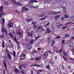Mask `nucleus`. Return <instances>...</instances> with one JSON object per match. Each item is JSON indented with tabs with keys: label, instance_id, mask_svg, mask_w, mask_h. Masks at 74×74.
Instances as JSON below:
<instances>
[{
	"label": "nucleus",
	"instance_id": "1",
	"mask_svg": "<svg viewBox=\"0 0 74 74\" xmlns=\"http://www.w3.org/2000/svg\"><path fill=\"white\" fill-rule=\"evenodd\" d=\"M48 56V53L47 52H45L43 54V60L45 61L46 60H47V56Z\"/></svg>",
	"mask_w": 74,
	"mask_h": 74
},
{
	"label": "nucleus",
	"instance_id": "15",
	"mask_svg": "<svg viewBox=\"0 0 74 74\" xmlns=\"http://www.w3.org/2000/svg\"><path fill=\"white\" fill-rule=\"evenodd\" d=\"M40 42H41V40H38V42L36 44L37 46L38 47H39L40 46Z\"/></svg>",
	"mask_w": 74,
	"mask_h": 74
},
{
	"label": "nucleus",
	"instance_id": "58",
	"mask_svg": "<svg viewBox=\"0 0 74 74\" xmlns=\"http://www.w3.org/2000/svg\"><path fill=\"white\" fill-rule=\"evenodd\" d=\"M22 56H24V58H25V57H26V55H25V54H23L22 53Z\"/></svg>",
	"mask_w": 74,
	"mask_h": 74
},
{
	"label": "nucleus",
	"instance_id": "31",
	"mask_svg": "<svg viewBox=\"0 0 74 74\" xmlns=\"http://www.w3.org/2000/svg\"><path fill=\"white\" fill-rule=\"evenodd\" d=\"M30 7H30V8H37V7H34V6H33V5H30Z\"/></svg>",
	"mask_w": 74,
	"mask_h": 74
},
{
	"label": "nucleus",
	"instance_id": "41",
	"mask_svg": "<svg viewBox=\"0 0 74 74\" xmlns=\"http://www.w3.org/2000/svg\"><path fill=\"white\" fill-rule=\"evenodd\" d=\"M19 69L20 70H22V66H19Z\"/></svg>",
	"mask_w": 74,
	"mask_h": 74
},
{
	"label": "nucleus",
	"instance_id": "49",
	"mask_svg": "<svg viewBox=\"0 0 74 74\" xmlns=\"http://www.w3.org/2000/svg\"><path fill=\"white\" fill-rule=\"evenodd\" d=\"M60 38V36H58L55 38H56L57 39H59Z\"/></svg>",
	"mask_w": 74,
	"mask_h": 74
},
{
	"label": "nucleus",
	"instance_id": "20",
	"mask_svg": "<svg viewBox=\"0 0 74 74\" xmlns=\"http://www.w3.org/2000/svg\"><path fill=\"white\" fill-rule=\"evenodd\" d=\"M56 25L57 26V28H58V27H60V23L57 22L56 24Z\"/></svg>",
	"mask_w": 74,
	"mask_h": 74
},
{
	"label": "nucleus",
	"instance_id": "21",
	"mask_svg": "<svg viewBox=\"0 0 74 74\" xmlns=\"http://www.w3.org/2000/svg\"><path fill=\"white\" fill-rule=\"evenodd\" d=\"M55 44V40H53L52 41V43L51 45V47H52L53 45L54 44Z\"/></svg>",
	"mask_w": 74,
	"mask_h": 74
},
{
	"label": "nucleus",
	"instance_id": "25",
	"mask_svg": "<svg viewBox=\"0 0 74 74\" xmlns=\"http://www.w3.org/2000/svg\"><path fill=\"white\" fill-rule=\"evenodd\" d=\"M4 4L6 5H9V3L7 1H5L4 2Z\"/></svg>",
	"mask_w": 74,
	"mask_h": 74
},
{
	"label": "nucleus",
	"instance_id": "51",
	"mask_svg": "<svg viewBox=\"0 0 74 74\" xmlns=\"http://www.w3.org/2000/svg\"><path fill=\"white\" fill-rule=\"evenodd\" d=\"M27 17L28 19H30L31 18V16H29Z\"/></svg>",
	"mask_w": 74,
	"mask_h": 74
},
{
	"label": "nucleus",
	"instance_id": "14",
	"mask_svg": "<svg viewBox=\"0 0 74 74\" xmlns=\"http://www.w3.org/2000/svg\"><path fill=\"white\" fill-rule=\"evenodd\" d=\"M2 33H7V29H6L5 28L4 29V28H2Z\"/></svg>",
	"mask_w": 74,
	"mask_h": 74
},
{
	"label": "nucleus",
	"instance_id": "3",
	"mask_svg": "<svg viewBox=\"0 0 74 74\" xmlns=\"http://www.w3.org/2000/svg\"><path fill=\"white\" fill-rule=\"evenodd\" d=\"M3 58H4L5 59L3 61V63L5 68V69L6 71H8V70L7 69V65H6V63H5V57H3Z\"/></svg>",
	"mask_w": 74,
	"mask_h": 74
},
{
	"label": "nucleus",
	"instance_id": "52",
	"mask_svg": "<svg viewBox=\"0 0 74 74\" xmlns=\"http://www.w3.org/2000/svg\"><path fill=\"white\" fill-rule=\"evenodd\" d=\"M46 68L47 69H48L49 70H50V68H49V66H46Z\"/></svg>",
	"mask_w": 74,
	"mask_h": 74
},
{
	"label": "nucleus",
	"instance_id": "32",
	"mask_svg": "<svg viewBox=\"0 0 74 74\" xmlns=\"http://www.w3.org/2000/svg\"><path fill=\"white\" fill-rule=\"evenodd\" d=\"M8 56L10 59H11V60L12 59V58H11V56L9 54H8Z\"/></svg>",
	"mask_w": 74,
	"mask_h": 74
},
{
	"label": "nucleus",
	"instance_id": "10",
	"mask_svg": "<svg viewBox=\"0 0 74 74\" xmlns=\"http://www.w3.org/2000/svg\"><path fill=\"white\" fill-rule=\"evenodd\" d=\"M13 47V45L12 43H9L8 45V47L9 48H12Z\"/></svg>",
	"mask_w": 74,
	"mask_h": 74
},
{
	"label": "nucleus",
	"instance_id": "53",
	"mask_svg": "<svg viewBox=\"0 0 74 74\" xmlns=\"http://www.w3.org/2000/svg\"><path fill=\"white\" fill-rule=\"evenodd\" d=\"M38 71H39V72H42V71H43V70H41V69L38 70Z\"/></svg>",
	"mask_w": 74,
	"mask_h": 74
},
{
	"label": "nucleus",
	"instance_id": "43",
	"mask_svg": "<svg viewBox=\"0 0 74 74\" xmlns=\"http://www.w3.org/2000/svg\"><path fill=\"white\" fill-rule=\"evenodd\" d=\"M2 47L4 48L5 47V46H4V42H3L2 43Z\"/></svg>",
	"mask_w": 74,
	"mask_h": 74
},
{
	"label": "nucleus",
	"instance_id": "46",
	"mask_svg": "<svg viewBox=\"0 0 74 74\" xmlns=\"http://www.w3.org/2000/svg\"><path fill=\"white\" fill-rule=\"evenodd\" d=\"M41 26H38L37 27L38 28V29L37 30V31H38V30L40 29L41 28Z\"/></svg>",
	"mask_w": 74,
	"mask_h": 74
},
{
	"label": "nucleus",
	"instance_id": "6",
	"mask_svg": "<svg viewBox=\"0 0 74 74\" xmlns=\"http://www.w3.org/2000/svg\"><path fill=\"white\" fill-rule=\"evenodd\" d=\"M32 23L33 25H34V26H33V28L34 29H36V28H37V25H36V23L35 22L34 23L33 22H32Z\"/></svg>",
	"mask_w": 74,
	"mask_h": 74
},
{
	"label": "nucleus",
	"instance_id": "12",
	"mask_svg": "<svg viewBox=\"0 0 74 74\" xmlns=\"http://www.w3.org/2000/svg\"><path fill=\"white\" fill-rule=\"evenodd\" d=\"M8 25L10 27H12L13 26V23L12 22H10L8 24Z\"/></svg>",
	"mask_w": 74,
	"mask_h": 74
},
{
	"label": "nucleus",
	"instance_id": "64",
	"mask_svg": "<svg viewBox=\"0 0 74 74\" xmlns=\"http://www.w3.org/2000/svg\"><path fill=\"white\" fill-rule=\"evenodd\" d=\"M64 40H62V44H64Z\"/></svg>",
	"mask_w": 74,
	"mask_h": 74
},
{
	"label": "nucleus",
	"instance_id": "30",
	"mask_svg": "<svg viewBox=\"0 0 74 74\" xmlns=\"http://www.w3.org/2000/svg\"><path fill=\"white\" fill-rule=\"evenodd\" d=\"M45 2L47 3H49L51 2V0H45Z\"/></svg>",
	"mask_w": 74,
	"mask_h": 74
},
{
	"label": "nucleus",
	"instance_id": "13",
	"mask_svg": "<svg viewBox=\"0 0 74 74\" xmlns=\"http://www.w3.org/2000/svg\"><path fill=\"white\" fill-rule=\"evenodd\" d=\"M27 47L28 49H30L32 48V45L29 44H27Z\"/></svg>",
	"mask_w": 74,
	"mask_h": 74
},
{
	"label": "nucleus",
	"instance_id": "2",
	"mask_svg": "<svg viewBox=\"0 0 74 74\" xmlns=\"http://www.w3.org/2000/svg\"><path fill=\"white\" fill-rule=\"evenodd\" d=\"M50 31H51L52 33H53L54 32V28L52 27H51L50 29H49V28H47V33H50Z\"/></svg>",
	"mask_w": 74,
	"mask_h": 74
},
{
	"label": "nucleus",
	"instance_id": "61",
	"mask_svg": "<svg viewBox=\"0 0 74 74\" xmlns=\"http://www.w3.org/2000/svg\"><path fill=\"white\" fill-rule=\"evenodd\" d=\"M50 22H48L47 23V24H46L47 25V26H49V25H50Z\"/></svg>",
	"mask_w": 74,
	"mask_h": 74
},
{
	"label": "nucleus",
	"instance_id": "45",
	"mask_svg": "<svg viewBox=\"0 0 74 74\" xmlns=\"http://www.w3.org/2000/svg\"><path fill=\"white\" fill-rule=\"evenodd\" d=\"M71 67L70 65H69L68 66V69H69V70L71 69Z\"/></svg>",
	"mask_w": 74,
	"mask_h": 74
},
{
	"label": "nucleus",
	"instance_id": "23",
	"mask_svg": "<svg viewBox=\"0 0 74 74\" xmlns=\"http://www.w3.org/2000/svg\"><path fill=\"white\" fill-rule=\"evenodd\" d=\"M30 3H37V2H38V1H37L36 0H31L30 1Z\"/></svg>",
	"mask_w": 74,
	"mask_h": 74
},
{
	"label": "nucleus",
	"instance_id": "39",
	"mask_svg": "<svg viewBox=\"0 0 74 74\" xmlns=\"http://www.w3.org/2000/svg\"><path fill=\"white\" fill-rule=\"evenodd\" d=\"M36 52H38V51L35 50L33 51L32 53L34 54H36Z\"/></svg>",
	"mask_w": 74,
	"mask_h": 74
},
{
	"label": "nucleus",
	"instance_id": "36",
	"mask_svg": "<svg viewBox=\"0 0 74 74\" xmlns=\"http://www.w3.org/2000/svg\"><path fill=\"white\" fill-rule=\"evenodd\" d=\"M63 11H64V13H66V8H64Z\"/></svg>",
	"mask_w": 74,
	"mask_h": 74
},
{
	"label": "nucleus",
	"instance_id": "50",
	"mask_svg": "<svg viewBox=\"0 0 74 74\" xmlns=\"http://www.w3.org/2000/svg\"><path fill=\"white\" fill-rule=\"evenodd\" d=\"M66 26L62 28V30H64L65 29H66L67 28Z\"/></svg>",
	"mask_w": 74,
	"mask_h": 74
},
{
	"label": "nucleus",
	"instance_id": "54",
	"mask_svg": "<svg viewBox=\"0 0 74 74\" xmlns=\"http://www.w3.org/2000/svg\"><path fill=\"white\" fill-rule=\"evenodd\" d=\"M61 20H62V21H63V20L65 18L64 17H61Z\"/></svg>",
	"mask_w": 74,
	"mask_h": 74
},
{
	"label": "nucleus",
	"instance_id": "48",
	"mask_svg": "<svg viewBox=\"0 0 74 74\" xmlns=\"http://www.w3.org/2000/svg\"><path fill=\"white\" fill-rule=\"evenodd\" d=\"M65 37H69V35L67 34H65Z\"/></svg>",
	"mask_w": 74,
	"mask_h": 74
},
{
	"label": "nucleus",
	"instance_id": "59",
	"mask_svg": "<svg viewBox=\"0 0 74 74\" xmlns=\"http://www.w3.org/2000/svg\"><path fill=\"white\" fill-rule=\"evenodd\" d=\"M72 53H73V55H74V48L73 49H72Z\"/></svg>",
	"mask_w": 74,
	"mask_h": 74
},
{
	"label": "nucleus",
	"instance_id": "33",
	"mask_svg": "<svg viewBox=\"0 0 74 74\" xmlns=\"http://www.w3.org/2000/svg\"><path fill=\"white\" fill-rule=\"evenodd\" d=\"M50 63L51 64H54V63H55V62L53 60H51L50 61Z\"/></svg>",
	"mask_w": 74,
	"mask_h": 74
},
{
	"label": "nucleus",
	"instance_id": "62",
	"mask_svg": "<svg viewBox=\"0 0 74 74\" xmlns=\"http://www.w3.org/2000/svg\"><path fill=\"white\" fill-rule=\"evenodd\" d=\"M2 13H0V18H1V16H2Z\"/></svg>",
	"mask_w": 74,
	"mask_h": 74
},
{
	"label": "nucleus",
	"instance_id": "35",
	"mask_svg": "<svg viewBox=\"0 0 74 74\" xmlns=\"http://www.w3.org/2000/svg\"><path fill=\"white\" fill-rule=\"evenodd\" d=\"M13 55L14 58L16 57V52L15 51H13Z\"/></svg>",
	"mask_w": 74,
	"mask_h": 74
},
{
	"label": "nucleus",
	"instance_id": "37",
	"mask_svg": "<svg viewBox=\"0 0 74 74\" xmlns=\"http://www.w3.org/2000/svg\"><path fill=\"white\" fill-rule=\"evenodd\" d=\"M62 58L64 59V61H67V58H66V57L63 56Z\"/></svg>",
	"mask_w": 74,
	"mask_h": 74
},
{
	"label": "nucleus",
	"instance_id": "16",
	"mask_svg": "<svg viewBox=\"0 0 74 74\" xmlns=\"http://www.w3.org/2000/svg\"><path fill=\"white\" fill-rule=\"evenodd\" d=\"M37 15H38V16H39V17H43L44 16V15L41 13H40L39 14H37Z\"/></svg>",
	"mask_w": 74,
	"mask_h": 74
},
{
	"label": "nucleus",
	"instance_id": "55",
	"mask_svg": "<svg viewBox=\"0 0 74 74\" xmlns=\"http://www.w3.org/2000/svg\"><path fill=\"white\" fill-rule=\"evenodd\" d=\"M56 2H60L61 1V0H56Z\"/></svg>",
	"mask_w": 74,
	"mask_h": 74
},
{
	"label": "nucleus",
	"instance_id": "9",
	"mask_svg": "<svg viewBox=\"0 0 74 74\" xmlns=\"http://www.w3.org/2000/svg\"><path fill=\"white\" fill-rule=\"evenodd\" d=\"M10 37L12 38H14V39L15 41H16V42H17V43H18V44H19V42H18V41L16 40V39L15 38V37H14V36L11 35H10Z\"/></svg>",
	"mask_w": 74,
	"mask_h": 74
},
{
	"label": "nucleus",
	"instance_id": "18",
	"mask_svg": "<svg viewBox=\"0 0 74 74\" xmlns=\"http://www.w3.org/2000/svg\"><path fill=\"white\" fill-rule=\"evenodd\" d=\"M60 17V15H56L55 16L56 21L58 19H59Z\"/></svg>",
	"mask_w": 74,
	"mask_h": 74
},
{
	"label": "nucleus",
	"instance_id": "28",
	"mask_svg": "<svg viewBox=\"0 0 74 74\" xmlns=\"http://www.w3.org/2000/svg\"><path fill=\"white\" fill-rule=\"evenodd\" d=\"M3 6H1L0 7V12H2V11H3Z\"/></svg>",
	"mask_w": 74,
	"mask_h": 74
},
{
	"label": "nucleus",
	"instance_id": "47",
	"mask_svg": "<svg viewBox=\"0 0 74 74\" xmlns=\"http://www.w3.org/2000/svg\"><path fill=\"white\" fill-rule=\"evenodd\" d=\"M16 34L15 32H13L12 33V35H14V34Z\"/></svg>",
	"mask_w": 74,
	"mask_h": 74
},
{
	"label": "nucleus",
	"instance_id": "27",
	"mask_svg": "<svg viewBox=\"0 0 74 74\" xmlns=\"http://www.w3.org/2000/svg\"><path fill=\"white\" fill-rule=\"evenodd\" d=\"M17 34L19 35L20 36H22V34H21V33L20 32H17Z\"/></svg>",
	"mask_w": 74,
	"mask_h": 74
},
{
	"label": "nucleus",
	"instance_id": "29",
	"mask_svg": "<svg viewBox=\"0 0 74 74\" xmlns=\"http://www.w3.org/2000/svg\"><path fill=\"white\" fill-rule=\"evenodd\" d=\"M0 38H3L5 37V36H4V35L3 34H2V35H0Z\"/></svg>",
	"mask_w": 74,
	"mask_h": 74
},
{
	"label": "nucleus",
	"instance_id": "60",
	"mask_svg": "<svg viewBox=\"0 0 74 74\" xmlns=\"http://www.w3.org/2000/svg\"><path fill=\"white\" fill-rule=\"evenodd\" d=\"M31 74H34V72H33V70H31Z\"/></svg>",
	"mask_w": 74,
	"mask_h": 74
},
{
	"label": "nucleus",
	"instance_id": "5",
	"mask_svg": "<svg viewBox=\"0 0 74 74\" xmlns=\"http://www.w3.org/2000/svg\"><path fill=\"white\" fill-rule=\"evenodd\" d=\"M27 34L28 36H33V35L34 34V32H33V31H31V33L28 32H27Z\"/></svg>",
	"mask_w": 74,
	"mask_h": 74
},
{
	"label": "nucleus",
	"instance_id": "63",
	"mask_svg": "<svg viewBox=\"0 0 74 74\" xmlns=\"http://www.w3.org/2000/svg\"><path fill=\"white\" fill-rule=\"evenodd\" d=\"M38 38H40V37L38 36V37H36L35 38V40H37Z\"/></svg>",
	"mask_w": 74,
	"mask_h": 74
},
{
	"label": "nucleus",
	"instance_id": "26",
	"mask_svg": "<svg viewBox=\"0 0 74 74\" xmlns=\"http://www.w3.org/2000/svg\"><path fill=\"white\" fill-rule=\"evenodd\" d=\"M57 53H60V52H61L62 51V49H61L60 51H58V49H56V50Z\"/></svg>",
	"mask_w": 74,
	"mask_h": 74
},
{
	"label": "nucleus",
	"instance_id": "56",
	"mask_svg": "<svg viewBox=\"0 0 74 74\" xmlns=\"http://www.w3.org/2000/svg\"><path fill=\"white\" fill-rule=\"evenodd\" d=\"M71 23V22H70L69 23H68L65 24V25H69V24H70V23Z\"/></svg>",
	"mask_w": 74,
	"mask_h": 74
},
{
	"label": "nucleus",
	"instance_id": "11",
	"mask_svg": "<svg viewBox=\"0 0 74 74\" xmlns=\"http://www.w3.org/2000/svg\"><path fill=\"white\" fill-rule=\"evenodd\" d=\"M35 66L37 67H40L41 66V65L37 64H35L34 65H31V67H35Z\"/></svg>",
	"mask_w": 74,
	"mask_h": 74
},
{
	"label": "nucleus",
	"instance_id": "57",
	"mask_svg": "<svg viewBox=\"0 0 74 74\" xmlns=\"http://www.w3.org/2000/svg\"><path fill=\"white\" fill-rule=\"evenodd\" d=\"M64 54L66 56H67V52H64Z\"/></svg>",
	"mask_w": 74,
	"mask_h": 74
},
{
	"label": "nucleus",
	"instance_id": "44",
	"mask_svg": "<svg viewBox=\"0 0 74 74\" xmlns=\"http://www.w3.org/2000/svg\"><path fill=\"white\" fill-rule=\"evenodd\" d=\"M46 18H45L43 17L42 18H40L39 19L40 21H41L42 20H44V19H45Z\"/></svg>",
	"mask_w": 74,
	"mask_h": 74
},
{
	"label": "nucleus",
	"instance_id": "4",
	"mask_svg": "<svg viewBox=\"0 0 74 74\" xmlns=\"http://www.w3.org/2000/svg\"><path fill=\"white\" fill-rule=\"evenodd\" d=\"M9 1H12L13 3H14L15 4H16V5H20V6L22 5V4H20V2H18V3L16 2V1L14 0H9Z\"/></svg>",
	"mask_w": 74,
	"mask_h": 74
},
{
	"label": "nucleus",
	"instance_id": "22",
	"mask_svg": "<svg viewBox=\"0 0 74 74\" xmlns=\"http://www.w3.org/2000/svg\"><path fill=\"white\" fill-rule=\"evenodd\" d=\"M52 41V38L51 37H49L48 38V41L49 42H51Z\"/></svg>",
	"mask_w": 74,
	"mask_h": 74
},
{
	"label": "nucleus",
	"instance_id": "19",
	"mask_svg": "<svg viewBox=\"0 0 74 74\" xmlns=\"http://www.w3.org/2000/svg\"><path fill=\"white\" fill-rule=\"evenodd\" d=\"M37 61H38V60H40L41 59V57H37L35 59Z\"/></svg>",
	"mask_w": 74,
	"mask_h": 74
},
{
	"label": "nucleus",
	"instance_id": "8",
	"mask_svg": "<svg viewBox=\"0 0 74 74\" xmlns=\"http://www.w3.org/2000/svg\"><path fill=\"white\" fill-rule=\"evenodd\" d=\"M29 10V8H26L25 7H23V12H25V11H28Z\"/></svg>",
	"mask_w": 74,
	"mask_h": 74
},
{
	"label": "nucleus",
	"instance_id": "17",
	"mask_svg": "<svg viewBox=\"0 0 74 74\" xmlns=\"http://www.w3.org/2000/svg\"><path fill=\"white\" fill-rule=\"evenodd\" d=\"M73 41H71L69 43V47H71V46H73Z\"/></svg>",
	"mask_w": 74,
	"mask_h": 74
},
{
	"label": "nucleus",
	"instance_id": "42",
	"mask_svg": "<svg viewBox=\"0 0 74 74\" xmlns=\"http://www.w3.org/2000/svg\"><path fill=\"white\" fill-rule=\"evenodd\" d=\"M64 16L65 17V18H68L69 17V16L67 15H64Z\"/></svg>",
	"mask_w": 74,
	"mask_h": 74
},
{
	"label": "nucleus",
	"instance_id": "7",
	"mask_svg": "<svg viewBox=\"0 0 74 74\" xmlns=\"http://www.w3.org/2000/svg\"><path fill=\"white\" fill-rule=\"evenodd\" d=\"M60 14V12H51V14L53 15L54 14Z\"/></svg>",
	"mask_w": 74,
	"mask_h": 74
},
{
	"label": "nucleus",
	"instance_id": "40",
	"mask_svg": "<svg viewBox=\"0 0 74 74\" xmlns=\"http://www.w3.org/2000/svg\"><path fill=\"white\" fill-rule=\"evenodd\" d=\"M14 71L16 72V73H17L19 71V70L17 69H14Z\"/></svg>",
	"mask_w": 74,
	"mask_h": 74
},
{
	"label": "nucleus",
	"instance_id": "38",
	"mask_svg": "<svg viewBox=\"0 0 74 74\" xmlns=\"http://www.w3.org/2000/svg\"><path fill=\"white\" fill-rule=\"evenodd\" d=\"M1 20L3 21V22L2 23H3V24H4V23L5 22V19H4V18H1Z\"/></svg>",
	"mask_w": 74,
	"mask_h": 74
},
{
	"label": "nucleus",
	"instance_id": "34",
	"mask_svg": "<svg viewBox=\"0 0 74 74\" xmlns=\"http://www.w3.org/2000/svg\"><path fill=\"white\" fill-rule=\"evenodd\" d=\"M64 66H62L61 67V69L62 71H64Z\"/></svg>",
	"mask_w": 74,
	"mask_h": 74
},
{
	"label": "nucleus",
	"instance_id": "24",
	"mask_svg": "<svg viewBox=\"0 0 74 74\" xmlns=\"http://www.w3.org/2000/svg\"><path fill=\"white\" fill-rule=\"evenodd\" d=\"M35 42V41L33 39V40H31L30 41V42L31 44H33V42Z\"/></svg>",
	"mask_w": 74,
	"mask_h": 74
}]
</instances>
